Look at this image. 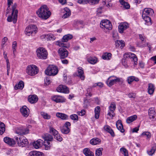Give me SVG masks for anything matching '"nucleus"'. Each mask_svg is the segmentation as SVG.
I'll return each instance as SVG.
<instances>
[{"mask_svg":"<svg viewBox=\"0 0 156 156\" xmlns=\"http://www.w3.org/2000/svg\"><path fill=\"white\" fill-rule=\"evenodd\" d=\"M37 13L39 17L45 20L48 18L51 14V12L48 10L46 5L41 6L37 11Z\"/></svg>","mask_w":156,"mask_h":156,"instance_id":"1","label":"nucleus"},{"mask_svg":"<svg viewBox=\"0 0 156 156\" xmlns=\"http://www.w3.org/2000/svg\"><path fill=\"white\" fill-rule=\"evenodd\" d=\"M17 5L15 4L12 6V12L11 15L9 16L7 19V20L9 22H11L13 21V23H15L17 21L18 11L16 9Z\"/></svg>","mask_w":156,"mask_h":156,"instance_id":"2","label":"nucleus"},{"mask_svg":"<svg viewBox=\"0 0 156 156\" xmlns=\"http://www.w3.org/2000/svg\"><path fill=\"white\" fill-rule=\"evenodd\" d=\"M14 138L17 142V144L20 147H24L27 146L28 144V142L27 139L24 136H15Z\"/></svg>","mask_w":156,"mask_h":156,"instance_id":"3","label":"nucleus"},{"mask_svg":"<svg viewBox=\"0 0 156 156\" xmlns=\"http://www.w3.org/2000/svg\"><path fill=\"white\" fill-rule=\"evenodd\" d=\"M36 53L37 57L40 59H45L47 58L48 53L47 51L43 48L40 47L37 48Z\"/></svg>","mask_w":156,"mask_h":156,"instance_id":"4","label":"nucleus"},{"mask_svg":"<svg viewBox=\"0 0 156 156\" xmlns=\"http://www.w3.org/2000/svg\"><path fill=\"white\" fill-rule=\"evenodd\" d=\"M38 72V69L35 65H29L26 69L27 73L31 76H33L37 74Z\"/></svg>","mask_w":156,"mask_h":156,"instance_id":"5","label":"nucleus"},{"mask_svg":"<svg viewBox=\"0 0 156 156\" xmlns=\"http://www.w3.org/2000/svg\"><path fill=\"white\" fill-rule=\"evenodd\" d=\"M58 72L57 67L54 65L49 66L45 71V74L49 76H55Z\"/></svg>","mask_w":156,"mask_h":156,"instance_id":"6","label":"nucleus"},{"mask_svg":"<svg viewBox=\"0 0 156 156\" xmlns=\"http://www.w3.org/2000/svg\"><path fill=\"white\" fill-rule=\"evenodd\" d=\"M37 31V28L35 25L30 24L26 27L25 30V33L28 36L32 35L34 34H36Z\"/></svg>","mask_w":156,"mask_h":156,"instance_id":"7","label":"nucleus"},{"mask_svg":"<svg viewBox=\"0 0 156 156\" xmlns=\"http://www.w3.org/2000/svg\"><path fill=\"white\" fill-rule=\"evenodd\" d=\"M122 78H117L115 76H111L109 77L106 82L107 84L109 87H111L117 82H120Z\"/></svg>","mask_w":156,"mask_h":156,"instance_id":"8","label":"nucleus"},{"mask_svg":"<svg viewBox=\"0 0 156 156\" xmlns=\"http://www.w3.org/2000/svg\"><path fill=\"white\" fill-rule=\"evenodd\" d=\"M100 27L102 28H106L110 30L112 29V25L110 21L105 20H102L101 22Z\"/></svg>","mask_w":156,"mask_h":156,"instance_id":"9","label":"nucleus"},{"mask_svg":"<svg viewBox=\"0 0 156 156\" xmlns=\"http://www.w3.org/2000/svg\"><path fill=\"white\" fill-rule=\"evenodd\" d=\"M124 57L125 58H129L131 59V61L134 62V65L137 64V58L136 55L131 53H126L124 55Z\"/></svg>","mask_w":156,"mask_h":156,"instance_id":"10","label":"nucleus"},{"mask_svg":"<svg viewBox=\"0 0 156 156\" xmlns=\"http://www.w3.org/2000/svg\"><path fill=\"white\" fill-rule=\"evenodd\" d=\"M29 132V130L27 128L23 127L17 128L16 131V133L19 135L18 136H19V135L22 136L28 134Z\"/></svg>","mask_w":156,"mask_h":156,"instance_id":"11","label":"nucleus"},{"mask_svg":"<svg viewBox=\"0 0 156 156\" xmlns=\"http://www.w3.org/2000/svg\"><path fill=\"white\" fill-rule=\"evenodd\" d=\"M51 100L57 103H64L66 100L64 97L57 95L53 96L51 97Z\"/></svg>","mask_w":156,"mask_h":156,"instance_id":"12","label":"nucleus"},{"mask_svg":"<svg viewBox=\"0 0 156 156\" xmlns=\"http://www.w3.org/2000/svg\"><path fill=\"white\" fill-rule=\"evenodd\" d=\"M58 52L61 59H64L67 57L68 55L67 50L64 48H61L58 50Z\"/></svg>","mask_w":156,"mask_h":156,"instance_id":"13","label":"nucleus"},{"mask_svg":"<svg viewBox=\"0 0 156 156\" xmlns=\"http://www.w3.org/2000/svg\"><path fill=\"white\" fill-rule=\"evenodd\" d=\"M116 108L115 105L114 103H112L109 107V110L108 111V115H109L112 119L115 115L114 112Z\"/></svg>","mask_w":156,"mask_h":156,"instance_id":"14","label":"nucleus"},{"mask_svg":"<svg viewBox=\"0 0 156 156\" xmlns=\"http://www.w3.org/2000/svg\"><path fill=\"white\" fill-rule=\"evenodd\" d=\"M57 90L58 92L63 93L65 94H68L69 90L68 88L65 85H60L57 88Z\"/></svg>","mask_w":156,"mask_h":156,"instance_id":"15","label":"nucleus"},{"mask_svg":"<svg viewBox=\"0 0 156 156\" xmlns=\"http://www.w3.org/2000/svg\"><path fill=\"white\" fill-rule=\"evenodd\" d=\"M129 27V25L127 23H122L118 27L119 31L120 33H122L123 31Z\"/></svg>","mask_w":156,"mask_h":156,"instance_id":"16","label":"nucleus"},{"mask_svg":"<svg viewBox=\"0 0 156 156\" xmlns=\"http://www.w3.org/2000/svg\"><path fill=\"white\" fill-rule=\"evenodd\" d=\"M154 13L153 10L151 8H145L143 12L142 16L144 17L146 16H152Z\"/></svg>","mask_w":156,"mask_h":156,"instance_id":"17","label":"nucleus"},{"mask_svg":"<svg viewBox=\"0 0 156 156\" xmlns=\"http://www.w3.org/2000/svg\"><path fill=\"white\" fill-rule=\"evenodd\" d=\"M20 111L22 115L24 117H27L28 116L29 114V110L26 106H23L20 108Z\"/></svg>","mask_w":156,"mask_h":156,"instance_id":"18","label":"nucleus"},{"mask_svg":"<svg viewBox=\"0 0 156 156\" xmlns=\"http://www.w3.org/2000/svg\"><path fill=\"white\" fill-rule=\"evenodd\" d=\"M78 74L76 76H78L81 80H84L85 76L84 75V72L82 68L79 67L77 69Z\"/></svg>","mask_w":156,"mask_h":156,"instance_id":"19","label":"nucleus"},{"mask_svg":"<svg viewBox=\"0 0 156 156\" xmlns=\"http://www.w3.org/2000/svg\"><path fill=\"white\" fill-rule=\"evenodd\" d=\"M4 142L10 146H12L16 144V141L13 139L8 137H5L3 139Z\"/></svg>","mask_w":156,"mask_h":156,"instance_id":"20","label":"nucleus"},{"mask_svg":"<svg viewBox=\"0 0 156 156\" xmlns=\"http://www.w3.org/2000/svg\"><path fill=\"white\" fill-rule=\"evenodd\" d=\"M43 141L41 139H38L33 143V146L36 149H38L43 145Z\"/></svg>","mask_w":156,"mask_h":156,"instance_id":"21","label":"nucleus"},{"mask_svg":"<svg viewBox=\"0 0 156 156\" xmlns=\"http://www.w3.org/2000/svg\"><path fill=\"white\" fill-rule=\"evenodd\" d=\"M38 100V97L35 95H30L28 98V101L31 104L36 103Z\"/></svg>","mask_w":156,"mask_h":156,"instance_id":"22","label":"nucleus"},{"mask_svg":"<svg viewBox=\"0 0 156 156\" xmlns=\"http://www.w3.org/2000/svg\"><path fill=\"white\" fill-rule=\"evenodd\" d=\"M104 130L107 132L109 133L112 136L114 137L115 135L113 130L111 127L108 125H105L104 127Z\"/></svg>","mask_w":156,"mask_h":156,"instance_id":"23","label":"nucleus"},{"mask_svg":"<svg viewBox=\"0 0 156 156\" xmlns=\"http://www.w3.org/2000/svg\"><path fill=\"white\" fill-rule=\"evenodd\" d=\"M116 126L117 129L121 133H124L125 130L123 128V126L122 123L121 121L120 120H118L116 123Z\"/></svg>","mask_w":156,"mask_h":156,"instance_id":"24","label":"nucleus"},{"mask_svg":"<svg viewBox=\"0 0 156 156\" xmlns=\"http://www.w3.org/2000/svg\"><path fill=\"white\" fill-rule=\"evenodd\" d=\"M148 114L150 119H154L156 114L154 108L152 107L150 108L148 111Z\"/></svg>","mask_w":156,"mask_h":156,"instance_id":"25","label":"nucleus"},{"mask_svg":"<svg viewBox=\"0 0 156 156\" xmlns=\"http://www.w3.org/2000/svg\"><path fill=\"white\" fill-rule=\"evenodd\" d=\"M115 45L116 48L120 47L121 49L125 46L124 42L122 40H117L115 41Z\"/></svg>","mask_w":156,"mask_h":156,"instance_id":"26","label":"nucleus"},{"mask_svg":"<svg viewBox=\"0 0 156 156\" xmlns=\"http://www.w3.org/2000/svg\"><path fill=\"white\" fill-rule=\"evenodd\" d=\"M147 90L148 94L150 95H152L155 90L154 85L151 83H149L148 84Z\"/></svg>","mask_w":156,"mask_h":156,"instance_id":"27","label":"nucleus"},{"mask_svg":"<svg viewBox=\"0 0 156 156\" xmlns=\"http://www.w3.org/2000/svg\"><path fill=\"white\" fill-rule=\"evenodd\" d=\"M30 156H44L43 153L37 151H33L29 153Z\"/></svg>","mask_w":156,"mask_h":156,"instance_id":"28","label":"nucleus"},{"mask_svg":"<svg viewBox=\"0 0 156 156\" xmlns=\"http://www.w3.org/2000/svg\"><path fill=\"white\" fill-rule=\"evenodd\" d=\"M143 19L145 22V24L147 26H150L152 24V22L151 18L149 16H146L144 17L143 16H142Z\"/></svg>","mask_w":156,"mask_h":156,"instance_id":"29","label":"nucleus"},{"mask_svg":"<svg viewBox=\"0 0 156 156\" xmlns=\"http://www.w3.org/2000/svg\"><path fill=\"white\" fill-rule=\"evenodd\" d=\"M83 152L86 156H94V153L88 148H84L83 150Z\"/></svg>","mask_w":156,"mask_h":156,"instance_id":"30","label":"nucleus"},{"mask_svg":"<svg viewBox=\"0 0 156 156\" xmlns=\"http://www.w3.org/2000/svg\"><path fill=\"white\" fill-rule=\"evenodd\" d=\"M56 116L57 117L59 118L62 120H67L69 118V116L68 115L62 113H57L56 114Z\"/></svg>","mask_w":156,"mask_h":156,"instance_id":"31","label":"nucleus"},{"mask_svg":"<svg viewBox=\"0 0 156 156\" xmlns=\"http://www.w3.org/2000/svg\"><path fill=\"white\" fill-rule=\"evenodd\" d=\"M137 116L136 115L131 116L127 118L126 119V122L128 124H129L133 121L136 120Z\"/></svg>","mask_w":156,"mask_h":156,"instance_id":"32","label":"nucleus"},{"mask_svg":"<svg viewBox=\"0 0 156 156\" xmlns=\"http://www.w3.org/2000/svg\"><path fill=\"white\" fill-rule=\"evenodd\" d=\"M43 138L44 140V141H47L48 142L51 141L53 139L52 136L48 134H45L43 136Z\"/></svg>","mask_w":156,"mask_h":156,"instance_id":"33","label":"nucleus"},{"mask_svg":"<svg viewBox=\"0 0 156 156\" xmlns=\"http://www.w3.org/2000/svg\"><path fill=\"white\" fill-rule=\"evenodd\" d=\"M64 9L66 11V12L62 16V18L64 19H65L68 17L70 16L71 12L70 10L67 7L65 8Z\"/></svg>","mask_w":156,"mask_h":156,"instance_id":"34","label":"nucleus"},{"mask_svg":"<svg viewBox=\"0 0 156 156\" xmlns=\"http://www.w3.org/2000/svg\"><path fill=\"white\" fill-rule=\"evenodd\" d=\"M24 84L22 81H20L18 84H16L14 87L15 90H16L18 89H22L24 87Z\"/></svg>","mask_w":156,"mask_h":156,"instance_id":"35","label":"nucleus"},{"mask_svg":"<svg viewBox=\"0 0 156 156\" xmlns=\"http://www.w3.org/2000/svg\"><path fill=\"white\" fill-rule=\"evenodd\" d=\"M101 142V140L98 138H94L90 141L91 144L95 145L99 144Z\"/></svg>","mask_w":156,"mask_h":156,"instance_id":"36","label":"nucleus"},{"mask_svg":"<svg viewBox=\"0 0 156 156\" xmlns=\"http://www.w3.org/2000/svg\"><path fill=\"white\" fill-rule=\"evenodd\" d=\"M100 107L99 106L96 107L94 109L95 115V119H98L99 116L100 112Z\"/></svg>","mask_w":156,"mask_h":156,"instance_id":"37","label":"nucleus"},{"mask_svg":"<svg viewBox=\"0 0 156 156\" xmlns=\"http://www.w3.org/2000/svg\"><path fill=\"white\" fill-rule=\"evenodd\" d=\"M112 56V54L110 53H105L103 54L102 58L104 60H109L110 59Z\"/></svg>","mask_w":156,"mask_h":156,"instance_id":"38","label":"nucleus"},{"mask_svg":"<svg viewBox=\"0 0 156 156\" xmlns=\"http://www.w3.org/2000/svg\"><path fill=\"white\" fill-rule=\"evenodd\" d=\"M73 38V36L70 34H68L64 36L62 39L63 42H67L69 40Z\"/></svg>","mask_w":156,"mask_h":156,"instance_id":"39","label":"nucleus"},{"mask_svg":"<svg viewBox=\"0 0 156 156\" xmlns=\"http://www.w3.org/2000/svg\"><path fill=\"white\" fill-rule=\"evenodd\" d=\"M62 133L64 134H67L70 132V129L69 128H66L62 126L61 129Z\"/></svg>","mask_w":156,"mask_h":156,"instance_id":"40","label":"nucleus"},{"mask_svg":"<svg viewBox=\"0 0 156 156\" xmlns=\"http://www.w3.org/2000/svg\"><path fill=\"white\" fill-rule=\"evenodd\" d=\"M40 115L45 119H51V116L48 113L42 112H40Z\"/></svg>","mask_w":156,"mask_h":156,"instance_id":"41","label":"nucleus"},{"mask_svg":"<svg viewBox=\"0 0 156 156\" xmlns=\"http://www.w3.org/2000/svg\"><path fill=\"white\" fill-rule=\"evenodd\" d=\"M45 149L46 150H49L51 147V145L50 142H48L47 141L43 142V144Z\"/></svg>","mask_w":156,"mask_h":156,"instance_id":"42","label":"nucleus"},{"mask_svg":"<svg viewBox=\"0 0 156 156\" xmlns=\"http://www.w3.org/2000/svg\"><path fill=\"white\" fill-rule=\"evenodd\" d=\"M88 61L91 64H94L97 62V58L94 57H90L88 59Z\"/></svg>","mask_w":156,"mask_h":156,"instance_id":"43","label":"nucleus"},{"mask_svg":"<svg viewBox=\"0 0 156 156\" xmlns=\"http://www.w3.org/2000/svg\"><path fill=\"white\" fill-rule=\"evenodd\" d=\"M70 118L72 120H73L74 122H77L78 120V117L76 114H74L71 115L70 116Z\"/></svg>","mask_w":156,"mask_h":156,"instance_id":"44","label":"nucleus"},{"mask_svg":"<svg viewBox=\"0 0 156 156\" xmlns=\"http://www.w3.org/2000/svg\"><path fill=\"white\" fill-rule=\"evenodd\" d=\"M102 148H99L96 150L95 155L96 156H101L102 155Z\"/></svg>","mask_w":156,"mask_h":156,"instance_id":"45","label":"nucleus"},{"mask_svg":"<svg viewBox=\"0 0 156 156\" xmlns=\"http://www.w3.org/2000/svg\"><path fill=\"white\" fill-rule=\"evenodd\" d=\"M141 136L143 137H146L147 138H150L151 137V134L150 133L148 132H143Z\"/></svg>","mask_w":156,"mask_h":156,"instance_id":"46","label":"nucleus"},{"mask_svg":"<svg viewBox=\"0 0 156 156\" xmlns=\"http://www.w3.org/2000/svg\"><path fill=\"white\" fill-rule=\"evenodd\" d=\"M120 151L122 154H124V156H128V151L126 149L122 147L120 148Z\"/></svg>","mask_w":156,"mask_h":156,"instance_id":"47","label":"nucleus"},{"mask_svg":"<svg viewBox=\"0 0 156 156\" xmlns=\"http://www.w3.org/2000/svg\"><path fill=\"white\" fill-rule=\"evenodd\" d=\"M50 131L51 133H52L54 136L58 133V131L52 127L50 128Z\"/></svg>","mask_w":156,"mask_h":156,"instance_id":"48","label":"nucleus"},{"mask_svg":"<svg viewBox=\"0 0 156 156\" xmlns=\"http://www.w3.org/2000/svg\"><path fill=\"white\" fill-rule=\"evenodd\" d=\"M47 39L49 40H54L55 39V37L52 34H48Z\"/></svg>","mask_w":156,"mask_h":156,"instance_id":"49","label":"nucleus"},{"mask_svg":"<svg viewBox=\"0 0 156 156\" xmlns=\"http://www.w3.org/2000/svg\"><path fill=\"white\" fill-rule=\"evenodd\" d=\"M13 54H14V52L16 51V48L17 47V43L16 41H14L12 43V45Z\"/></svg>","mask_w":156,"mask_h":156,"instance_id":"50","label":"nucleus"},{"mask_svg":"<svg viewBox=\"0 0 156 156\" xmlns=\"http://www.w3.org/2000/svg\"><path fill=\"white\" fill-rule=\"evenodd\" d=\"M111 1L110 0H103L102 2L103 5H105L107 7H109L110 6L109 2Z\"/></svg>","mask_w":156,"mask_h":156,"instance_id":"51","label":"nucleus"},{"mask_svg":"<svg viewBox=\"0 0 156 156\" xmlns=\"http://www.w3.org/2000/svg\"><path fill=\"white\" fill-rule=\"evenodd\" d=\"M54 137L55 139L60 142H61L62 140L63 139L62 137L60 136L59 133L56 135H55Z\"/></svg>","mask_w":156,"mask_h":156,"instance_id":"52","label":"nucleus"},{"mask_svg":"<svg viewBox=\"0 0 156 156\" xmlns=\"http://www.w3.org/2000/svg\"><path fill=\"white\" fill-rule=\"evenodd\" d=\"M77 2L80 4H85L89 3L88 0H78Z\"/></svg>","mask_w":156,"mask_h":156,"instance_id":"53","label":"nucleus"},{"mask_svg":"<svg viewBox=\"0 0 156 156\" xmlns=\"http://www.w3.org/2000/svg\"><path fill=\"white\" fill-rule=\"evenodd\" d=\"M83 24V21L78 20H75L73 21V25L75 26H78L79 24Z\"/></svg>","mask_w":156,"mask_h":156,"instance_id":"54","label":"nucleus"},{"mask_svg":"<svg viewBox=\"0 0 156 156\" xmlns=\"http://www.w3.org/2000/svg\"><path fill=\"white\" fill-rule=\"evenodd\" d=\"M127 81L128 84H130L133 81V76H130L127 78Z\"/></svg>","mask_w":156,"mask_h":156,"instance_id":"55","label":"nucleus"},{"mask_svg":"<svg viewBox=\"0 0 156 156\" xmlns=\"http://www.w3.org/2000/svg\"><path fill=\"white\" fill-rule=\"evenodd\" d=\"M7 40L8 38L6 37H4L2 39V48L4 47V45L5 44V43L7 41Z\"/></svg>","mask_w":156,"mask_h":156,"instance_id":"56","label":"nucleus"},{"mask_svg":"<svg viewBox=\"0 0 156 156\" xmlns=\"http://www.w3.org/2000/svg\"><path fill=\"white\" fill-rule=\"evenodd\" d=\"M155 150L153 148H152L150 151H147L148 154L150 156H152L154 153Z\"/></svg>","mask_w":156,"mask_h":156,"instance_id":"57","label":"nucleus"},{"mask_svg":"<svg viewBox=\"0 0 156 156\" xmlns=\"http://www.w3.org/2000/svg\"><path fill=\"white\" fill-rule=\"evenodd\" d=\"M70 122H66L63 126L66 128H69L70 129Z\"/></svg>","mask_w":156,"mask_h":156,"instance_id":"58","label":"nucleus"},{"mask_svg":"<svg viewBox=\"0 0 156 156\" xmlns=\"http://www.w3.org/2000/svg\"><path fill=\"white\" fill-rule=\"evenodd\" d=\"M89 3L92 4H94L98 3L99 1V0H88Z\"/></svg>","mask_w":156,"mask_h":156,"instance_id":"59","label":"nucleus"},{"mask_svg":"<svg viewBox=\"0 0 156 156\" xmlns=\"http://www.w3.org/2000/svg\"><path fill=\"white\" fill-rule=\"evenodd\" d=\"M3 127H0V135H2L5 131V126H2Z\"/></svg>","mask_w":156,"mask_h":156,"instance_id":"60","label":"nucleus"},{"mask_svg":"<svg viewBox=\"0 0 156 156\" xmlns=\"http://www.w3.org/2000/svg\"><path fill=\"white\" fill-rule=\"evenodd\" d=\"M77 114L80 116H83L85 114V112L84 110H82L80 112H78Z\"/></svg>","mask_w":156,"mask_h":156,"instance_id":"61","label":"nucleus"},{"mask_svg":"<svg viewBox=\"0 0 156 156\" xmlns=\"http://www.w3.org/2000/svg\"><path fill=\"white\" fill-rule=\"evenodd\" d=\"M122 6L125 9H129L130 8L129 5L127 2H126L125 4L123 5Z\"/></svg>","mask_w":156,"mask_h":156,"instance_id":"62","label":"nucleus"},{"mask_svg":"<svg viewBox=\"0 0 156 156\" xmlns=\"http://www.w3.org/2000/svg\"><path fill=\"white\" fill-rule=\"evenodd\" d=\"M96 86H98L100 87H102L103 86V84L101 83H95L93 86V87H96Z\"/></svg>","mask_w":156,"mask_h":156,"instance_id":"63","label":"nucleus"},{"mask_svg":"<svg viewBox=\"0 0 156 156\" xmlns=\"http://www.w3.org/2000/svg\"><path fill=\"white\" fill-rule=\"evenodd\" d=\"M45 83L46 85H48L50 83V80L48 78H46L44 79Z\"/></svg>","mask_w":156,"mask_h":156,"instance_id":"64","label":"nucleus"}]
</instances>
